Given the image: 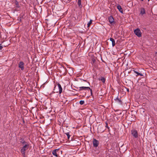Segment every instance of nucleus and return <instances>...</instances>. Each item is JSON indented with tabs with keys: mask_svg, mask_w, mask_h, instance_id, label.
Here are the masks:
<instances>
[{
	"mask_svg": "<svg viewBox=\"0 0 157 157\" xmlns=\"http://www.w3.org/2000/svg\"><path fill=\"white\" fill-rule=\"evenodd\" d=\"M140 13L142 15H144L145 14V11L144 8H142L141 9Z\"/></svg>",
	"mask_w": 157,
	"mask_h": 157,
	"instance_id": "nucleus-13",
	"label": "nucleus"
},
{
	"mask_svg": "<svg viewBox=\"0 0 157 157\" xmlns=\"http://www.w3.org/2000/svg\"><path fill=\"white\" fill-rule=\"evenodd\" d=\"M90 90L91 92V93L92 94V90L90 89V88L88 86H81L79 87V90Z\"/></svg>",
	"mask_w": 157,
	"mask_h": 157,
	"instance_id": "nucleus-7",
	"label": "nucleus"
},
{
	"mask_svg": "<svg viewBox=\"0 0 157 157\" xmlns=\"http://www.w3.org/2000/svg\"><path fill=\"white\" fill-rule=\"evenodd\" d=\"M65 134H66V135L67 136L68 139H69L70 138V136L69 135V132H68L65 133Z\"/></svg>",
	"mask_w": 157,
	"mask_h": 157,
	"instance_id": "nucleus-17",
	"label": "nucleus"
},
{
	"mask_svg": "<svg viewBox=\"0 0 157 157\" xmlns=\"http://www.w3.org/2000/svg\"><path fill=\"white\" fill-rule=\"evenodd\" d=\"M86 83L88 84V85H89V86L90 85V83H89V82H86ZM87 86H88V85H87Z\"/></svg>",
	"mask_w": 157,
	"mask_h": 157,
	"instance_id": "nucleus-25",
	"label": "nucleus"
},
{
	"mask_svg": "<svg viewBox=\"0 0 157 157\" xmlns=\"http://www.w3.org/2000/svg\"><path fill=\"white\" fill-rule=\"evenodd\" d=\"M106 125L107 126V123H106Z\"/></svg>",
	"mask_w": 157,
	"mask_h": 157,
	"instance_id": "nucleus-28",
	"label": "nucleus"
},
{
	"mask_svg": "<svg viewBox=\"0 0 157 157\" xmlns=\"http://www.w3.org/2000/svg\"><path fill=\"white\" fill-rule=\"evenodd\" d=\"M21 142L23 144H24L25 143H26V142L24 140H22V141H21Z\"/></svg>",
	"mask_w": 157,
	"mask_h": 157,
	"instance_id": "nucleus-20",
	"label": "nucleus"
},
{
	"mask_svg": "<svg viewBox=\"0 0 157 157\" xmlns=\"http://www.w3.org/2000/svg\"><path fill=\"white\" fill-rule=\"evenodd\" d=\"M56 90H57L58 91V89H56Z\"/></svg>",
	"mask_w": 157,
	"mask_h": 157,
	"instance_id": "nucleus-29",
	"label": "nucleus"
},
{
	"mask_svg": "<svg viewBox=\"0 0 157 157\" xmlns=\"http://www.w3.org/2000/svg\"><path fill=\"white\" fill-rule=\"evenodd\" d=\"M78 5L80 7H82V5L81 4V0H78Z\"/></svg>",
	"mask_w": 157,
	"mask_h": 157,
	"instance_id": "nucleus-16",
	"label": "nucleus"
},
{
	"mask_svg": "<svg viewBox=\"0 0 157 157\" xmlns=\"http://www.w3.org/2000/svg\"><path fill=\"white\" fill-rule=\"evenodd\" d=\"M115 100L116 102L118 103L119 104L121 105L122 104L121 101L120 99L117 98L115 99Z\"/></svg>",
	"mask_w": 157,
	"mask_h": 157,
	"instance_id": "nucleus-10",
	"label": "nucleus"
},
{
	"mask_svg": "<svg viewBox=\"0 0 157 157\" xmlns=\"http://www.w3.org/2000/svg\"><path fill=\"white\" fill-rule=\"evenodd\" d=\"M93 146L96 148L98 147L99 144V142L96 139H94L93 140Z\"/></svg>",
	"mask_w": 157,
	"mask_h": 157,
	"instance_id": "nucleus-6",
	"label": "nucleus"
},
{
	"mask_svg": "<svg viewBox=\"0 0 157 157\" xmlns=\"http://www.w3.org/2000/svg\"><path fill=\"white\" fill-rule=\"evenodd\" d=\"M80 104L81 105L83 104L84 103V101L81 100L79 102Z\"/></svg>",
	"mask_w": 157,
	"mask_h": 157,
	"instance_id": "nucleus-18",
	"label": "nucleus"
},
{
	"mask_svg": "<svg viewBox=\"0 0 157 157\" xmlns=\"http://www.w3.org/2000/svg\"><path fill=\"white\" fill-rule=\"evenodd\" d=\"M150 0H148V1H149Z\"/></svg>",
	"mask_w": 157,
	"mask_h": 157,
	"instance_id": "nucleus-30",
	"label": "nucleus"
},
{
	"mask_svg": "<svg viewBox=\"0 0 157 157\" xmlns=\"http://www.w3.org/2000/svg\"><path fill=\"white\" fill-rule=\"evenodd\" d=\"M127 91H129V89H127Z\"/></svg>",
	"mask_w": 157,
	"mask_h": 157,
	"instance_id": "nucleus-27",
	"label": "nucleus"
},
{
	"mask_svg": "<svg viewBox=\"0 0 157 157\" xmlns=\"http://www.w3.org/2000/svg\"><path fill=\"white\" fill-rule=\"evenodd\" d=\"M16 6L17 7H19V4H18V2L16 1Z\"/></svg>",
	"mask_w": 157,
	"mask_h": 157,
	"instance_id": "nucleus-21",
	"label": "nucleus"
},
{
	"mask_svg": "<svg viewBox=\"0 0 157 157\" xmlns=\"http://www.w3.org/2000/svg\"><path fill=\"white\" fill-rule=\"evenodd\" d=\"M155 56H157V52H156L155 53Z\"/></svg>",
	"mask_w": 157,
	"mask_h": 157,
	"instance_id": "nucleus-26",
	"label": "nucleus"
},
{
	"mask_svg": "<svg viewBox=\"0 0 157 157\" xmlns=\"http://www.w3.org/2000/svg\"><path fill=\"white\" fill-rule=\"evenodd\" d=\"M134 33L138 37H140L141 36V33L140 29L137 28L134 30Z\"/></svg>",
	"mask_w": 157,
	"mask_h": 157,
	"instance_id": "nucleus-3",
	"label": "nucleus"
},
{
	"mask_svg": "<svg viewBox=\"0 0 157 157\" xmlns=\"http://www.w3.org/2000/svg\"><path fill=\"white\" fill-rule=\"evenodd\" d=\"M58 151V149H56L52 151V154L56 157H57L58 155L57 153H56V151Z\"/></svg>",
	"mask_w": 157,
	"mask_h": 157,
	"instance_id": "nucleus-9",
	"label": "nucleus"
},
{
	"mask_svg": "<svg viewBox=\"0 0 157 157\" xmlns=\"http://www.w3.org/2000/svg\"><path fill=\"white\" fill-rule=\"evenodd\" d=\"M99 152V151L98 150H97L95 151V153L96 154H98Z\"/></svg>",
	"mask_w": 157,
	"mask_h": 157,
	"instance_id": "nucleus-23",
	"label": "nucleus"
},
{
	"mask_svg": "<svg viewBox=\"0 0 157 157\" xmlns=\"http://www.w3.org/2000/svg\"><path fill=\"white\" fill-rule=\"evenodd\" d=\"M92 21L91 20H90V21L87 24V27H89L90 26V25L92 23Z\"/></svg>",
	"mask_w": 157,
	"mask_h": 157,
	"instance_id": "nucleus-15",
	"label": "nucleus"
},
{
	"mask_svg": "<svg viewBox=\"0 0 157 157\" xmlns=\"http://www.w3.org/2000/svg\"><path fill=\"white\" fill-rule=\"evenodd\" d=\"M131 134L133 137L135 138H137L138 136V134L137 131L134 129H132L131 130Z\"/></svg>",
	"mask_w": 157,
	"mask_h": 157,
	"instance_id": "nucleus-5",
	"label": "nucleus"
},
{
	"mask_svg": "<svg viewBox=\"0 0 157 157\" xmlns=\"http://www.w3.org/2000/svg\"><path fill=\"white\" fill-rule=\"evenodd\" d=\"M137 74V76H138V75H140V76H143V75L141 74V73H140L139 72H137V73L136 74Z\"/></svg>",
	"mask_w": 157,
	"mask_h": 157,
	"instance_id": "nucleus-19",
	"label": "nucleus"
},
{
	"mask_svg": "<svg viewBox=\"0 0 157 157\" xmlns=\"http://www.w3.org/2000/svg\"><path fill=\"white\" fill-rule=\"evenodd\" d=\"M24 63L22 61L20 62L19 64V67L21 68L22 70H23L24 69Z\"/></svg>",
	"mask_w": 157,
	"mask_h": 157,
	"instance_id": "nucleus-8",
	"label": "nucleus"
},
{
	"mask_svg": "<svg viewBox=\"0 0 157 157\" xmlns=\"http://www.w3.org/2000/svg\"><path fill=\"white\" fill-rule=\"evenodd\" d=\"M134 71V72L135 73H136V74H137V73L138 72L137 71Z\"/></svg>",
	"mask_w": 157,
	"mask_h": 157,
	"instance_id": "nucleus-24",
	"label": "nucleus"
},
{
	"mask_svg": "<svg viewBox=\"0 0 157 157\" xmlns=\"http://www.w3.org/2000/svg\"><path fill=\"white\" fill-rule=\"evenodd\" d=\"M55 92H59L60 94L62 91V88L60 84L58 83L57 86H56L54 89Z\"/></svg>",
	"mask_w": 157,
	"mask_h": 157,
	"instance_id": "nucleus-2",
	"label": "nucleus"
},
{
	"mask_svg": "<svg viewBox=\"0 0 157 157\" xmlns=\"http://www.w3.org/2000/svg\"><path fill=\"white\" fill-rule=\"evenodd\" d=\"M3 48V46H2L1 44H0V50H2Z\"/></svg>",
	"mask_w": 157,
	"mask_h": 157,
	"instance_id": "nucleus-22",
	"label": "nucleus"
},
{
	"mask_svg": "<svg viewBox=\"0 0 157 157\" xmlns=\"http://www.w3.org/2000/svg\"><path fill=\"white\" fill-rule=\"evenodd\" d=\"M117 8L119 11L122 13H123V10L120 5H118L117 6Z\"/></svg>",
	"mask_w": 157,
	"mask_h": 157,
	"instance_id": "nucleus-11",
	"label": "nucleus"
},
{
	"mask_svg": "<svg viewBox=\"0 0 157 157\" xmlns=\"http://www.w3.org/2000/svg\"><path fill=\"white\" fill-rule=\"evenodd\" d=\"M29 146V144H26L21 149V152L24 157L25 156V151L28 149Z\"/></svg>",
	"mask_w": 157,
	"mask_h": 157,
	"instance_id": "nucleus-1",
	"label": "nucleus"
},
{
	"mask_svg": "<svg viewBox=\"0 0 157 157\" xmlns=\"http://www.w3.org/2000/svg\"><path fill=\"white\" fill-rule=\"evenodd\" d=\"M108 19L109 22L111 25H113L115 24L116 22L114 21V19L112 16L109 17Z\"/></svg>",
	"mask_w": 157,
	"mask_h": 157,
	"instance_id": "nucleus-4",
	"label": "nucleus"
},
{
	"mask_svg": "<svg viewBox=\"0 0 157 157\" xmlns=\"http://www.w3.org/2000/svg\"><path fill=\"white\" fill-rule=\"evenodd\" d=\"M110 40L112 42V46L113 47L115 45V41L114 40L113 38H110Z\"/></svg>",
	"mask_w": 157,
	"mask_h": 157,
	"instance_id": "nucleus-12",
	"label": "nucleus"
},
{
	"mask_svg": "<svg viewBox=\"0 0 157 157\" xmlns=\"http://www.w3.org/2000/svg\"><path fill=\"white\" fill-rule=\"evenodd\" d=\"M99 80L101 81L103 83H105V78L103 77H101L100 78H99Z\"/></svg>",
	"mask_w": 157,
	"mask_h": 157,
	"instance_id": "nucleus-14",
	"label": "nucleus"
}]
</instances>
